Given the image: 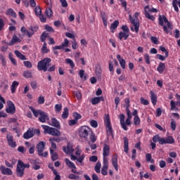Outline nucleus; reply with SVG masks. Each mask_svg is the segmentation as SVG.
Listing matches in <instances>:
<instances>
[{
	"label": "nucleus",
	"mask_w": 180,
	"mask_h": 180,
	"mask_svg": "<svg viewBox=\"0 0 180 180\" xmlns=\"http://www.w3.org/2000/svg\"><path fill=\"white\" fill-rule=\"evenodd\" d=\"M159 25L163 26L165 33H169L172 30V24L168 21L165 15H159Z\"/></svg>",
	"instance_id": "1"
},
{
	"label": "nucleus",
	"mask_w": 180,
	"mask_h": 180,
	"mask_svg": "<svg viewBox=\"0 0 180 180\" xmlns=\"http://www.w3.org/2000/svg\"><path fill=\"white\" fill-rule=\"evenodd\" d=\"M140 13L136 12L134 15V18L131 17V15H129V20H131L132 25L134 26L131 27V32H135L136 33H139V30L140 29V21L139 20V15Z\"/></svg>",
	"instance_id": "2"
},
{
	"label": "nucleus",
	"mask_w": 180,
	"mask_h": 180,
	"mask_svg": "<svg viewBox=\"0 0 180 180\" xmlns=\"http://www.w3.org/2000/svg\"><path fill=\"white\" fill-rule=\"evenodd\" d=\"M91 134H92V130L89 127L82 126L79 129V136L81 139H84L87 141Z\"/></svg>",
	"instance_id": "3"
},
{
	"label": "nucleus",
	"mask_w": 180,
	"mask_h": 180,
	"mask_svg": "<svg viewBox=\"0 0 180 180\" xmlns=\"http://www.w3.org/2000/svg\"><path fill=\"white\" fill-rule=\"evenodd\" d=\"M50 63H51V59L49 58H45L42 60L38 62L37 68L39 71L46 72L47 68H49V65H50Z\"/></svg>",
	"instance_id": "4"
},
{
	"label": "nucleus",
	"mask_w": 180,
	"mask_h": 180,
	"mask_svg": "<svg viewBox=\"0 0 180 180\" xmlns=\"http://www.w3.org/2000/svg\"><path fill=\"white\" fill-rule=\"evenodd\" d=\"M41 127L44 129V133L45 134H50L51 136H61V132L58 129L49 127L47 125H41Z\"/></svg>",
	"instance_id": "5"
},
{
	"label": "nucleus",
	"mask_w": 180,
	"mask_h": 180,
	"mask_svg": "<svg viewBox=\"0 0 180 180\" xmlns=\"http://www.w3.org/2000/svg\"><path fill=\"white\" fill-rule=\"evenodd\" d=\"M30 164H25L22 160H18L17 164V174L18 176H23V174L25 168H29Z\"/></svg>",
	"instance_id": "6"
},
{
	"label": "nucleus",
	"mask_w": 180,
	"mask_h": 180,
	"mask_svg": "<svg viewBox=\"0 0 180 180\" xmlns=\"http://www.w3.org/2000/svg\"><path fill=\"white\" fill-rule=\"evenodd\" d=\"M104 124L105 126L108 136H112L113 134V129H112V124L110 122V117L109 115L105 114L104 117Z\"/></svg>",
	"instance_id": "7"
},
{
	"label": "nucleus",
	"mask_w": 180,
	"mask_h": 180,
	"mask_svg": "<svg viewBox=\"0 0 180 180\" xmlns=\"http://www.w3.org/2000/svg\"><path fill=\"white\" fill-rule=\"evenodd\" d=\"M44 147H46V142L44 141L39 142L37 146L38 155L40 157H47V155H49L48 152L43 153V151H44Z\"/></svg>",
	"instance_id": "8"
},
{
	"label": "nucleus",
	"mask_w": 180,
	"mask_h": 180,
	"mask_svg": "<svg viewBox=\"0 0 180 180\" xmlns=\"http://www.w3.org/2000/svg\"><path fill=\"white\" fill-rule=\"evenodd\" d=\"M39 27H31L29 28V30H26V27H21V32H22L25 36H28L30 37L34 34V32H37Z\"/></svg>",
	"instance_id": "9"
},
{
	"label": "nucleus",
	"mask_w": 180,
	"mask_h": 180,
	"mask_svg": "<svg viewBox=\"0 0 180 180\" xmlns=\"http://www.w3.org/2000/svg\"><path fill=\"white\" fill-rule=\"evenodd\" d=\"M144 12H145V16L147 18V19H150V20H155V18H154V15H150L149 12H152L153 13H155L157 12V8H150V6H146L144 7Z\"/></svg>",
	"instance_id": "10"
},
{
	"label": "nucleus",
	"mask_w": 180,
	"mask_h": 180,
	"mask_svg": "<svg viewBox=\"0 0 180 180\" xmlns=\"http://www.w3.org/2000/svg\"><path fill=\"white\" fill-rule=\"evenodd\" d=\"M6 113L13 115L16 112V107L11 101H7V108H6Z\"/></svg>",
	"instance_id": "11"
},
{
	"label": "nucleus",
	"mask_w": 180,
	"mask_h": 180,
	"mask_svg": "<svg viewBox=\"0 0 180 180\" xmlns=\"http://www.w3.org/2000/svg\"><path fill=\"white\" fill-rule=\"evenodd\" d=\"M103 164V165L101 169V174L102 175H108V168L109 167V162L108 161V158H104Z\"/></svg>",
	"instance_id": "12"
},
{
	"label": "nucleus",
	"mask_w": 180,
	"mask_h": 180,
	"mask_svg": "<svg viewBox=\"0 0 180 180\" xmlns=\"http://www.w3.org/2000/svg\"><path fill=\"white\" fill-rule=\"evenodd\" d=\"M70 159L72 160V161L77 160V162H79V164H81V165H82V162H84V160H85V155L82 154L79 158L74 155H70Z\"/></svg>",
	"instance_id": "13"
},
{
	"label": "nucleus",
	"mask_w": 180,
	"mask_h": 180,
	"mask_svg": "<svg viewBox=\"0 0 180 180\" xmlns=\"http://www.w3.org/2000/svg\"><path fill=\"white\" fill-rule=\"evenodd\" d=\"M6 139H7L8 146L10 147H12L13 148H15V147H16V142L13 141V136L9 134H7Z\"/></svg>",
	"instance_id": "14"
},
{
	"label": "nucleus",
	"mask_w": 180,
	"mask_h": 180,
	"mask_svg": "<svg viewBox=\"0 0 180 180\" xmlns=\"http://www.w3.org/2000/svg\"><path fill=\"white\" fill-rule=\"evenodd\" d=\"M0 171L4 175H12L13 174L12 170L8 167H5V166H1Z\"/></svg>",
	"instance_id": "15"
},
{
	"label": "nucleus",
	"mask_w": 180,
	"mask_h": 180,
	"mask_svg": "<svg viewBox=\"0 0 180 180\" xmlns=\"http://www.w3.org/2000/svg\"><path fill=\"white\" fill-rule=\"evenodd\" d=\"M119 119L121 127L123 129V130L127 131V126H126V123L124 122V115L123 114H120Z\"/></svg>",
	"instance_id": "16"
},
{
	"label": "nucleus",
	"mask_w": 180,
	"mask_h": 180,
	"mask_svg": "<svg viewBox=\"0 0 180 180\" xmlns=\"http://www.w3.org/2000/svg\"><path fill=\"white\" fill-rule=\"evenodd\" d=\"M127 119L125 121L126 126H130L131 124V112L130 111V109L127 108Z\"/></svg>",
	"instance_id": "17"
},
{
	"label": "nucleus",
	"mask_w": 180,
	"mask_h": 180,
	"mask_svg": "<svg viewBox=\"0 0 180 180\" xmlns=\"http://www.w3.org/2000/svg\"><path fill=\"white\" fill-rule=\"evenodd\" d=\"M49 115H47L46 112L42 111L39 117V122H41V123H46V121L49 120Z\"/></svg>",
	"instance_id": "18"
},
{
	"label": "nucleus",
	"mask_w": 180,
	"mask_h": 180,
	"mask_svg": "<svg viewBox=\"0 0 180 180\" xmlns=\"http://www.w3.org/2000/svg\"><path fill=\"white\" fill-rule=\"evenodd\" d=\"M112 167L115 171H119V165L117 164V155H114L112 158Z\"/></svg>",
	"instance_id": "19"
},
{
	"label": "nucleus",
	"mask_w": 180,
	"mask_h": 180,
	"mask_svg": "<svg viewBox=\"0 0 180 180\" xmlns=\"http://www.w3.org/2000/svg\"><path fill=\"white\" fill-rule=\"evenodd\" d=\"M63 151L65 154H72L74 153V148H72V145L68 143L67 147H63Z\"/></svg>",
	"instance_id": "20"
},
{
	"label": "nucleus",
	"mask_w": 180,
	"mask_h": 180,
	"mask_svg": "<svg viewBox=\"0 0 180 180\" xmlns=\"http://www.w3.org/2000/svg\"><path fill=\"white\" fill-rule=\"evenodd\" d=\"M110 151V148H109V146L107 144L104 145L103 149V161H105V158H108L109 155V153Z\"/></svg>",
	"instance_id": "21"
},
{
	"label": "nucleus",
	"mask_w": 180,
	"mask_h": 180,
	"mask_svg": "<svg viewBox=\"0 0 180 180\" xmlns=\"http://www.w3.org/2000/svg\"><path fill=\"white\" fill-rule=\"evenodd\" d=\"M103 101H105V98L103 96L94 97L91 99L92 105H98L99 102H103Z\"/></svg>",
	"instance_id": "22"
},
{
	"label": "nucleus",
	"mask_w": 180,
	"mask_h": 180,
	"mask_svg": "<svg viewBox=\"0 0 180 180\" xmlns=\"http://www.w3.org/2000/svg\"><path fill=\"white\" fill-rule=\"evenodd\" d=\"M34 136V134L33 133V130L29 129L27 130L23 135L24 139L26 140H29V139H32Z\"/></svg>",
	"instance_id": "23"
},
{
	"label": "nucleus",
	"mask_w": 180,
	"mask_h": 180,
	"mask_svg": "<svg viewBox=\"0 0 180 180\" xmlns=\"http://www.w3.org/2000/svg\"><path fill=\"white\" fill-rule=\"evenodd\" d=\"M21 40L16 35H14L11 39V41L8 44V46H13L16 43H20Z\"/></svg>",
	"instance_id": "24"
},
{
	"label": "nucleus",
	"mask_w": 180,
	"mask_h": 180,
	"mask_svg": "<svg viewBox=\"0 0 180 180\" xmlns=\"http://www.w3.org/2000/svg\"><path fill=\"white\" fill-rule=\"evenodd\" d=\"M165 63H160L158 68H157V71L158 72H159V74H164V71H165Z\"/></svg>",
	"instance_id": "25"
},
{
	"label": "nucleus",
	"mask_w": 180,
	"mask_h": 180,
	"mask_svg": "<svg viewBox=\"0 0 180 180\" xmlns=\"http://www.w3.org/2000/svg\"><path fill=\"white\" fill-rule=\"evenodd\" d=\"M150 101L154 106L157 105V94L154 91H150Z\"/></svg>",
	"instance_id": "26"
},
{
	"label": "nucleus",
	"mask_w": 180,
	"mask_h": 180,
	"mask_svg": "<svg viewBox=\"0 0 180 180\" xmlns=\"http://www.w3.org/2000/svg\"><path fill=\"white\" fill-rule=\"evenodd\" d=\"M117 58L123 70H124V68H126V60H124V59L122 58V56L120 55H117Z\"/></svg>",
	"instance_id": "27"
},
{
	"label": "nucleus",
	"mask_w": 180,
	"mask_h": 180,
	"mask_svg": "<svg viewBox=\"0 0 180 180\" xmlns=\"http://www.w3.org/2000/svg\"><path fill=\"white\" fill-rule=\"evenodd\" d=\"M30 110L32 112L34 116L35 117H39V116H40L42 113V110H34V108L32 106L30 107Z\"/></svg>",
	"instance_id": "28"
},
{
	"label": "nucleus",
	"mask_w": 180,
	"mask_h": 180,
	"mask_svg": "<svg viewBox=\"0 0 180 180\" xmlns=\"http://www.w3.org/2000/svg\"><path fill=\"white\" fill-rule=\"evenodd\" d=\"M117 26H119V20H115L110 25L111 33H115V30L117 29Z\"/></svg>",
	"instance_id": "29"
},
{
	"label": "nucleus",
	"mask_w": 180,
	"mask_h": 180,
	"mask_svg": "<svg viewBox=\"0 0 180 180\" xmlns=\"http://www.w3.org/2000/svg\"><path fill=\"white\" fill-rule=\"evenodd\" d=\"M18 86H19V82L17 81H13L11 86L12 94H15V92H16V89Z\"/></svg>",
	"instance_id": "30"
},
{
	"label": "nucleus",
	"mask_w": 180,
	"mask_h": 180,
	"mask_svg": "<svg viewBox=\"0 0 180 180\" xmlns=\"http://www.w3.org/2000/svg\"><path fill=\"white\" fill-rule=\"evenodd\" d=\"M124 153H129V139L127 137H124Z\"/></svg>",
	"instance_id": "31"
},
{
	"label": "nucleus",
	"mask_w": 180,
	"mask_h": 180,
	"mask_svg": "<svg viewBox=\"0 0 180 180\" xmlns=\"http://www.w3.org/2000/svg\"><path fill=\"white\" fill-rule=\"evenodd\" d=\"M6 15L7 16H11V18H16L17 16L16 13L12 8H8L6 12Z\"/></svg>",
	"instance_id": "32"
},
{
	"label": "nucleus",
	"mask_w": 180,
	"mask_h": 180,
	"mask_svg": "<svg viewBox=\"0 0 180 180\" xmlns=\"http://www.w3.org/2000/svg\"><path fill=\"white\" fill-rule=\"evenodd\" d=\"M65 162L67 167H68L69 168H75V169L77 168V167L75 166V164H74V162H72L68 158L65 159Z\"/></svg>",
	"instance_id": "33"
},
{
	"label": "nucleus",
	"mask_w": 180,
	"mask_h": 180,
	"mask_svg": "<svg viewBox=\"0 0 180 180\" xmlns=\"http://www.w3.org/2000/svg\"><path fill=\"white\" fill-rule=\"evenodd\" d=\"M128 37H129V34L127 32H120L119 33L118 39L120 40H122V39H124V40H127Z\"/></svg>",
	"instance_id": "34"
},
{
	"label": "nucleus",
	"mask_w": 180,
	"mask_h": 180,
	"mask_svg": "<svg viewBox=\"0 0 180 180\" xmlns=\"http://www.w3.org/2000/svg\"><path fill=\"white\" fill-rule=\"evenodd\" d=\"M174 143H175V140L172 136H168L165 139V144H174Z\"/></svg>",
	"instance_id": "35"
},
{
	"label": "nucleus",
	"mask_w": 180,
	"mask_h": 180,
	"mask_svg": "<svg viewBox=\"0 0 180 180\" xmlns=\"http://www.w3.org/2000/svg\"><path fill=\"white\" fill-rule=\"evenodd\" d=\"M176 105H178V102H175L173 100H172L170 101V108H171V110H175L176 112V110H178V108H176Z\"/></svg>",
	"instance_id": "36"
},
{
	"label": "nucleus",
	"mask_w": 180,
	"mask_h": 180,
	"mask_svg": "<svg viewBox=\"0 0 180 180\" xmlns=\"http://www.w3.org/2000/svg\"><path fill=\"white\" fill-rule=\"evenodd\" d=\"M178 5H179V0H173L172 6L176 12H178V11H179Z\"/></svg>",
	"instance_id": "37"
},
{
	"label": "nucleus",
	"mask_w": 180,
	"mask_h": 180,
	"mask_svg": "<svg viewBox=\"0 0 180 180\" xmlns=\"http://www.w3.org/2000/svg\"><path fill=\"white\" fill-rule=\"evenodd\" d=\"M50 153L51 155V160L53 161H56V160H58V156L57 155V153L56 152H54V150L50 148Z\"/></svg>",
	"instance_id": "38"
},
{
	"label": "nucleus",
	"mask_w": 180,
	"mask_h": 180,
	"mask_svg": "<svg viewBox=\"0 0 180 180\" xmlns=\"http://www.w3.org/2000/svg\"><path fill=\"white\" fill-rule=\"evenodd\" d=\"M15 56H17L18 57V58H20V60H26V56H25V55L22 54V53H20V51L15 50L14 51Z\"/></svg>",
	"instance_id": "39"
},
{
	"label": "nucleus",
	"mask_w": 180,
	"mask_h": 180,
	"mask_svg": "<svg viewBox=\"0 0 180 180\" xmlns=\"http://www.w3.org/2000/svg\"><path fill=\"white\" fill-rule=\"evenodd\" d=\"M51 122H52V126H53V127H57V128L60 127V122H58V120H57V119L52 118Z\"/></svg>",
	"instance_id": "40"
},
{
	"label": "nucleus",
	"mask_w": 180,
	"mask_h": 180,
	"mask_svg": "<svg viewBox=\"0 0 180 180\" xmlns=\"http://www.w3.org/2000/svg\"><path fill=\"white\" fill-rule=\"evenodd\" d=\"M146 158L148 162H150V164H154V160H153V157L151 156V154L147 153L146 155Z\"/></svg>",
	"instance_id": "41"
},
{
	"label": "nucleus",
	"mask_w": 180,
	"mask_h": 180,
	"mask_svg": "<svg viewBox=\"0 0 180 180\" xmlns=\"http://www.w3.org/2000/svg\"><path fill=\"white\" fill-rule=\"evenodd\" d=\"M141 120H140V117L136 116L134 117V126H139Z\"/></svg>",
	"instance_id": "42"
},
{
	"label": "nucleus",
	"mask_w": 180,
	"mask_h": 180,
	"mask_svg": "<svg viewBox=\"0 0 180 180\" xmlns=\"http://www.w3.org/2000/svg\"><path fill=\"white\" fill-rule=\"evenodd\" d=\"M66 64H69L70 65L71 68H74L75 67V64L74 63V61L70 58L65 59Z\"/></svg>",
	"instance_id": "43"
},
{
	"label": "nucleus",
	"mask_w": 180,
	"mask_h": 180,
	"mask_svg": "<svg viewBox=\"0 0 180 180\" xmlns=\"http://www.w3.org/2000/svg\"><path fill=\"white\" fill-rule=\"evenodd\" d=\"M68 115H69L68 108H65L63 112V114H62V118L63 119H67V117H68Z\"/></svg>",
	"instance_id": "44"
},
{
	"label": "nucleus",
	"mask_w": 180,
	"mask_h": 180,
	"mask_svg": "<svg viewBox=\"0 0 180 180\" xmlns=\"http://www.w3.org/2000/svg\"><path fill=\"white\" fill-rule=\"evenodd\" d=\"M49 141L51 144V150H56L57 148V145H56V143H54V138H51Z\"/></svg>",
	"instance_id": "45"
},
{
	"label": "nucleus",
	"mask_w": 180,
	"mask_h": 180,
	"mask_svg": "<svg viewBox=\"0 0 180 180\" xmlns=\"http://www.w3.org/2000/svg\"><path fill=\"white\" fill-rule=\"evenodd\" d=\"M46 15L48 18H51V16H53V11L51 8H48L46 9Z\"/></svg>",
	"instance_id": "46"
},
{
	"label": "nucleus",
	"mask_w": 180,
	"mask_h": 180,
	"mask_svg": "<svg viewBox=\"0 0 180 180\" xmlns=\"http://www.w3.org/2000/svg\"><path fill=\"white\" fill-rule=\"evenodd\" d=\"M101 162H98L95 166V171L98 174H99L101 172Z\"/></svg>",
	"instance_id": "47"
},
{
	"label": "nucleus",
	"mask_w": 180,
	"mask_h": 180,
	"mask_svg": "<svg viewBox=\"0 0 180 180\" xmlns=\"http://www.w3.org/2000/svg\"><path fill=\"white\" fill-rule=\"evenodd\" d=\"M34 12L37 16H39L40 15H41V8H40V7L39 6H37L34 8Z\"/></svg>",
	"instance_id": "48"
},
{
	"label": "nucleus",
	"mask_w": 180,
	"mask_h": 180,
	"mask_svg": "<svg viewBox=\"0 0 180 180\" xmlns=\"http://www.w3.org/2000/svg\"><path fill=\"white\" fill-rule=\"evenodd\" d=\"M90 126H91V127H94V129H96V127H98V122H96V120H92L90 122Z\"/></svg>",
	"instance_id": "49"
},
{
	"label": "nucleus",
	"mask_w": 180,
	"mask_h": 180,
	"mask_svg": "<svg viewBox=\"0 0 180 180\" xmlns=\"http://www.w3.org/2000/svg\"><path fill=\"white\" fill-rule=\"evenodd\" d=\"M160 50L162 51V53H165L166 57H168L169 53H168V51H167V49H165V47H164L163 46H160Z\"/></svg>",
	"instance_id": "50"
},
{
	"label": "nucleus",
	"mask_w": 180,
	"mask_h": 180,
	"mask_svg": "<svg viewBox=\"0 0 180 180\" xmlns=\"http://www.w3.org/2000/svg\"><path fill=\"white\" fill-rule=\"evenodd\" d=\"M79 75L82 79H86V77L85 76V72L83 70H79Z\"/></svg>",
	"instance_id": "51"
},
{
	"label": "nucleus",
	"mask_w": 180,
	"mask_h": 180,
	"mask_svg": "<svg viewBox=\"0 0 180 180\" xmlns=\"http://www.w3.org/2000/svg\"><path fill=\"white\" fill-rule=\"evenodd\" d=\"M23 77H25V78H32V72L30 71L24 72Z\"/></svg>",
	"instance_id": "52"
},
{
	"label": "nucleus",
	"mask_w": 180,
	"mask_h": 180,
	"mask_svg": "<svg viewBox=\"0 0 180 180\" xmlns=\"http://www.w3.org/2000/svg\"><path fill=\"white\" fill-rule=\"evenodd\" d=\"M49 37V34L46 32H43L41 37V41H45L46 39Z\"/></svg>",
	"instance_id": "53"
},
{
	"label": "nucleus",
	"mask_w": 180,
	"mask_h": 180,
	"mask_svg": "<svg viewBox=\"0 0 180 180\" xmlns=\"http://www.w3.org/2000/svg\"><path fill=\"white\" fill-rule=\"evenodd\" d=\"M102 72V70L101 69V65H97L96 70V74L98 77H101V73Z\"/></svg>",
	"instance_id": "54"
},
{
	"label": "nucleus",
	"mask_w": 180,
	"mask_h": 180,
	"mask_svg": "<svg viewBox=\"0 0 180 180\" xmlns=\"http://www.w3.org/2000/svg\"><path fill=\"white\" fill-rule=\"evenodd\" d=\"M53 174L56 175L54 179L55 180H61V176L58 174V172H57V170H53Z\"/></svg>",
	"instance_id": "55"
},
{
	"label": "nucleus",
	"mask_w": 180,
	"mask_h": 180,
	"mask_svg": "<svg viewBox=\"0 0 180 180\" xmlns=\"http://www.w3.org/2000/svg\"><path fill=\"white\" fill-rule=\"evenodd\" d=\"M101 18H102L103 25L106 27V26H108V20L106 19V17H105V14H102Z\"/></svg>",
	"instance_id": "56"
},
{
	"label": "nucleus",
	"mask_w": 180,
	"mask_h": 180,
	"mask_svg": "<svg viewBox=\"0 0 180 180\" xmlns=\"http://www.w3.org/2000/svg\"><path fill=\"white\" fill-rule=\"evenodd\" d=\"M23 64L25 67H27V68H32V63L30 61H24Z\"/></svg>",
	"instance_id": "57"
},
{
	"label": "nucleus",
	"mask_w": 180,
	"mask_h": 180,
	"mask_svg": "<svg viewBox=\"0 0 180 180\" xmlns=\"http://www.w3.org/2000/svg\"><path fill=\"white\" fill-rule=\"evenodd\" d=\"M30 85H31V88H32V89H37V88H39V85L37 84V83L36 82H31Z\"/></svg>",
	"instance_id": "58"
},
{
	"label": "nucleus",
	"mask_w": 180,
	"mask_h": 180,
	"mask_svg": "<svg viewBox=\"0 0 180 180\" xmlns=\"http://www.w3.org/2000/svg\"><path fill=\"white\" fill-rule=\"evenodd\" d=\"M63 109V105L61 104H56L55 105V110L56 112H60Z\"/></svg>",
	"instance_id": "59"
},
{
	"label": "nucleus",
	"mask_w": 180,
	"mask_h": 180,
	"mask_svg": "<svg viewBox=\"0 0 180 180\" xmlns=\"http://www.w3.org/2000/svg\"><path fill=\"white\" fill-rule=\"evenodd\" d=\"M73 117H75V120H79V119H81L82 116L79 115V113L78 112H75L73 113Z\"/></svg>",
	"instance_id": "60"
},
{
	"label": "nucleus",
	"mask_w": 180,
	"mask_h": 180,
	"mask_svg": "<svg viewBox=\"0 0 180 180\" xmlns=\"http://www.w3.org/2000/svg\"><path fill=\"white\" fill-rule=\"evenodd\" d=\"M140 101H141V103H142V105H148V101L147 100H146L144 98L141 97L140 98Z\"/></svg>",
	"instance_id": "61"
},
{
	"label": "nucleus",
	"mask_w": 180,
	"mask_h": 180,
	"mask_svg": "<svg viewBox=\"0 0 180 180\" xmlns=\"http://www.w3.org/2000/svg\"><path fill=\"white\" fill-rule=\"evenodd\" d=\"M81 153H82V150H81V148H79V146H77L76 147L75 155H81Z\"/></svg>",
	"instance_id": "62"
},
{
	"label": "nucleus",
	"mask_w": 180,
	"mask_h": 180,
	"mask_svg": "<svg viewBox=\"0 0 180 180\" xmlns=\"http://www.w3.org/2000/svg\"><path fill=\"white\" fill-rule=\"evenodd\" d=\"M150 40L153 44H158V39L155 37H151Z\"/></svg>",
	"instance_id": "63"
},
{
	"label": "nucleus",
	"mask_w": 180,
	"mask_h": 180,
	"mask_svg": "<svg viewBox=\"0 0 180 180\" xmlns=\"http://www.w3.org/2000/svg\"><path fill=\"white\" fill-rule=\"evenodd\" d=\"M38 103L39 105H43L44 103V96H39L38 98Z\"/></svg>",
	"instance_id": "64"
}]
</instances>
